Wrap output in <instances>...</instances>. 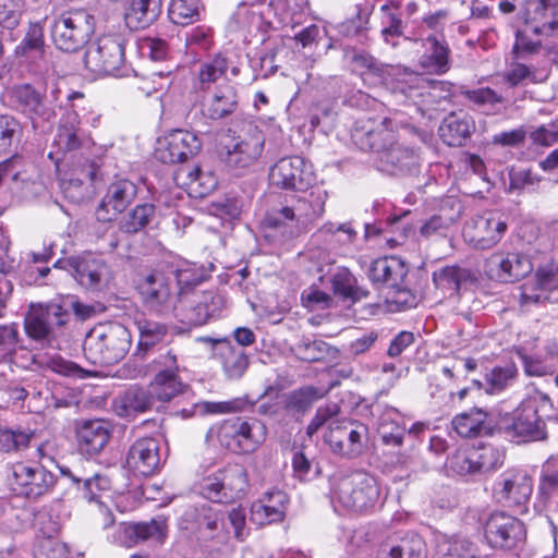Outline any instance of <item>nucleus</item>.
Wrapping results in <instances>:
<instances>
[{
    "label": "nucleus",
    "mask_w": 558,
    "mask_h": 558,
    "mask_svg": "<svg viewBox=\"0 0 558 558\" xmlns=\"http://www.w3.org/2000/svg\"><path fill=\"white\" fill-rule=\"evenodd\" d=\"M551 410L553 401L549 396L539 392L502 417L500 429L517 444L545 440L546 421Z\"/></svg>",
    "instance_id": "f257e3e1"
},
{
    "label": "nucleus",
    "mask_w": 558,
    "mask_h": 558,
    "mask_svg": "<svg viewBox=\"0 0 558 558\" xmlns=\"http://www.w3.org/2000/svg\"><path fill=\"white\" fill-rule=\"evenodd\" d=\"M340 413V407L336 402L326 403L317 408L315 415L306 427V435L312 437L325 424H328V433L325 434V441L333 453L353 458L359 456L363 449L362 438L366 434L364 425H355L333 420Z\"/></svg>",
    "instance_id": "f03ea898"
},
{
    "label": "nucleus",
    "mask_w": 558,
    "mask_h": 558,
    "mask_svg": "<svg viewBox=\"0 0 558 558\" xmlns=\"http://www.w3.org/2000/svg\"><path fill=\"white\" fill-rule=\"evenodd\" d=\"M132 344V336L119 323H102L94 326L85 336L83 352L94 365H113L122 361Z\"/></svg>",
    "instance_id": "7ed1b4c3"
},
{
    "label": "nucleus",
    "mask_w": 558,
    "mask_h": 558,
    "mask_svg": "<svg viewBox=\"0 0 558 558\" xmlns=\"http://www.w3.org/2000/svg\"><path fill=\"white\" fill-rule=\"evenodd\" d=\"M327 198V191L316 187L307 195L294 199L291 205L268 214L265 221L274 228L291 222V236H296L306 232L310 226L324 215Z\"/></svg>",
    "instance_id": "20e7f679"
},
{
    "label": "nucleus",
    "mask_w": 558,
    "mask_h": 558,
    "mask_svg": "<svg viewBox=\"0 0 558 558\" xmlns=\"http://www.w3.org/2000/svg\"><path fill=\"white\" fill-rule=\"evenodd\" d=\"M265 144L263 132L247 124L236 135H227L220 142L219 159L231 171L241 174L260 157Z\"/></svg>",
    "instance_id": "39448f33"
},
{
    "label": "nucleus",
    "mask_w": 558,
    "mask_h": 558,
    "mask_svg": "<svg viewBox=\"0 0 558 558\" xmlns=\"http://www.w3.org/2000/svg\"><path fill=\"white\" fill-rule=\"evenodd\" d=\"M247 489V472L240 464H229L204 477L198 484V493L202 497L219 504H230L241 499Z\"/></svg>",
    "instance_id": "423d86ee"
},
{
    "label": "nucleus",
    "mask_w": 558,
    "mask_h": 558,
    "mask_svg": "<svg viewBox=\"0 0 558 558\" xmlns=\"http://www.w3.org/2000/svg\"><path fill=\"white\" fill-rule=\"evenodd\" d=\"M84 64L87 70L97 75H126L124 39L119 35L99 37L87 47Z\"/></svg>",
    "instance_id": "0eeeda50"
},
{
    "label": "nucleus",
    "mask_w": 558,
    "mask_h": 558,
    "mask_svg": "<svg viewBox=\"0 0 558 558\" xmlns=\"http://www.w3.org/2000/svg\"><path fill=\"white\" fill-rule=\"evenodd\" d=\"M94 29V16L84 10H75L57 16L50 26V34L59 50L75 52L88 41Z\"/></svg>",
    "instance_id": "6e6552de"
},
{
    "label": "nucleus",
    "mask_w": 558,
    "mask_h": 558,
    "mask_svg": "<svg viewBox=\"0 0 558 558\" xmlns=\"http://www.w3.org/2000/svg\"><path fill=\"white\" fill-rule=\"evenodd\" d=\"M69 318L70 313L60 304H31L24 317V330L29 339L43 345L50 344Z\"/></svg>",
    "instance_id": "1a4fd4ad"
},
{
    "label": "nucleus",
    "mask_w": 558,
    "mask_h": 558,
    "mask_svg": "<svg viewBox=\"0 0 558 558\" xmlns=\"http://www.w3.org/2000/svg\"><path fill=\"white\" fill-rule=\"evenodd\" d=\"M225 306L226 299L217 291H193L184 294L174 310L183 324L201 326L220 316Z\"/></svg>",
    "instance_id": "9d476101"
},
{
    "label": "nucleus",
    "mask_w": 558,
    "mask_h": 558,
    "mask_svg": "<svg viewBox=\"0 0 558 558\" xmlns=\"http://www.w3.org/2000/svg\"><path fill=\"white\" fill-rule=\"evenodd\" d=\"M407 274L405 264L393 256L374 260L367 270V276L375 286L393 291V302L412 307L415 298L403 287Z\"/></svg>",
    "instance_id": "9b49d317"
},
{
    "label": "nucleus",
    "mask_w": 558,
    "mask_h": 558,
    "mask_svg": "<svg viewBox=\"0 0 558 558\" xmlns=\"http://www.w3.org/2000/svg\"><path fill=\"white\" fill-rule=\"evenodd\" d=\"M508 229L507 219L498 211H486L469 219L462 230L464 241L475 250L496 246Z\"/></svg>",
    "instance_id": "f8f14e48"
},
{
    "label": "nucleus",
    "mask_w": 558,
    "mask_h": 558,
    "mask_svg": "<svg viewBox=\"0 0 558 558\" xmlns=\"http://www.w3.org/2000/svg\"><path fill=\"white\" fill-rule=\"evenodd\" d=\"M335 493L338 501L353 511L372 508L379 498V489L374 477L364 473H354L341 478Z\"/></svg>",
    "instance_id": "ddd939ff"
},
{
    "label": "nucleus",
    "mask_w": 558,
    "mask_h": 558,
    "mask_svg": "<svg viewBox=\"0 0 558 558\" xmlns=\"http://www.w3.org/2000/svg\"><path fill=\"white\" fill-rule=\"evenodd\" d=\"M493 492L499 504L508 508H518L520 513H524L532 496L533 481L525 471L509 469L499 475Z\"/></svg>",
    "instance_id": "4468645a"
},
{
    "label": "nucleus",
    "mask_w": 558,
    "mask_h": 558,
    "mask_svg": "<svg viewBox=\"0 0 558 558\" xmlns=\"http://www.w3.org/2000/svg\"><path fill=\"white\" fill-rule=\"evenodd\" d=\"M11 470V489L27 499H37L48 494L56 484V476L41 465L17 462Z\"/></svg>",
    "instance_id": "2eb2a0df"
},
{
    "label": "nucleus",
    "mask_w": 558,
    "mask_h": 558,
    "mask_svg": "<svg viewBox=\"0 0 558 558\" xmlns=\"http://www.w3.org/2000/svg\"><path fill=\"white\" fill-rule=\"evenodd\" d=\"M484 536L490 547L509 550L524 543L526 530L515 517L496 511L486 520Z\"/></svg>",
    "instance_id": "dca6fc26"
},
{
    "label": "nucleus",
    "mask_w": 558,
    "mask_h": 558,
    "mask_svg": "<svg viewBox=\"0 0 558 558\" xmlns=\"http://www.w3.org/2000/svg\"><path fill=\"white\" fill-rule=\"evenodd\" d=\"M533 264L530 257L519 252L497 251L484 263L486 276L497 282L510 283L530 275Z\"/></svg>",
    "instance_id": "f3484780"
},
{
    "label": "nucleus",
    "mask_w": 558,
    "mask_h": 558,
    "mask_svg": "<svg viewBox=\"0 0 558 558\" xmlns=\"http://www.w3.org/2000/svg\"><path fill=\"white\" fill-rule=\"evenodd\" d=\"M352 140L360 149L380 155L399 140L397 123L391 118L357 123L352 131Z\"/></svg>",
    "instance_id": "a211bd4d"
},
{
    "label": "nucleus",
    "mask_w": 558,
    "mask_h": 558,
    "mask_svg": "<svg viewBox=\"0 0 558 558\" xmlns=\"http://www.w3.org/2000/svg\"><path fill=\"white\" fill-rule=\"evenodd\" d=\"M312 181V171L299 156L281 158L269 169L270 184L283 190L304 191Z\"/></svg>",
    "instance_id": "6ab92c4d"
},
{
    "label": "nucleus",
    "mask_w": 558,
    "mask_h": 558,
    "mask_svg": "<svg viewBox=\"0 0 558 558\" xmlns=\"http://www.w3.org/2000/svg\"><path fill=\"white\" fill-rule=\"evenodd\" d=\"M199 138L190 131L173 130L158 141L156 158L163 163L184 162L201 149Z\"/></svg>",
    "instance_id": "aec40b11"
},
{
    "label": "nucleus",
    "mask_w": 558,
    "mask_h": 558,
    "mask_svg": "<svg viewBox=\"0 0 558 558\" xmlns=\"http://www.w3.org/2000/svg\"><path fill=\"white\" fill-rule=\"evenodd\" d=\"M53 267L66 270L85 288L99 286L108 270L105 260L92 253L58 259Z\"/></svg>",
    "instance_id": "412c9836"
},
{
    "label": "nucleus",
    "mask_w": 558,
    "mask_h": 558,
    "mask_svg": "<svg viewBox=\"0 0 558 558\" xmlns=\"http://www.w3.org/2000/svg\"><path fill=\"white\" fill-rule=\"evenodd\" d=\"M126 465L141 476L156 473L161 465L160 440L153 437L135 440L128 451Z\"/></svg>",
    "instance_id": "4be33fe9"
},
{
    "label": "nucleus",
    "mask_w": 558,
    "mask_h": 558,
    "mask_svg": "<svg viewBox=\"0 0 558 558\" xmlns=\"http://www.w3.org/2000/svg\"><path fill=\"white\" fill-rule=\"evenodd\" d=\"M136 192L135 184L129 180L112 182L97 209V218L101 221L112 220L134 201Z\"/></svg>",
    "instance_id": "5701e85b"
},
{
    "label": "nucleus",
    "mask_w": 558,
    "mask_h": 558,
    "mask_svg": "<svg viewBox=\"0 0 558 558\" xmlns=\"http://www.w3.org/2000/svg\"><path fill=\"white\" fill-rule=\"evenodd\" d=\"M166 536V521L159 518L151 519L148 522L120 524L118 529L117 542L125 547H132L146 541L163 543Z\"/></svg>",
    "instance_id": "b1692460"
},
{
    "label": "nucleus",
    "mask_w": 558,
    "mask_h": 558,
    "mask_svg": "<svg viewBox=\"0 0 558 558\" xmlns=\"http://www.w3.org/2000/svg\"><path fill=\"white\" fill-rule=\"evenodd\" d=\"M11 99L22 113L33 120H48L51 116L50 109L45 101V94L29 84H21L11 89Z\"/></svg>",
    "instance_id": "393cba45"
},
{
    "label": "nucleus",
    "mask_w": 558,
    "mask_h": 558,
    "mask_svg": "<svg viewBox=\"0 0 558 558\" xmlns=\"http://www.w3.org/2000/svg\"><path fill=\"white\" fill-rule=\"evenodd\" d=\"M523 16L525 23H535L534 34L558 29V0H526Z\"/></svg>",
    "instance_id": "a878e982"
},
{
    "label": "nucleus",
    "mask_w": 558,
    "mask_h": 558,
    "mask_svg": "<svg viewBox=\"0 0 558 558\" xmlns=\"http://www.w3.org/2000/svg\"><path fill=\"white\" fill-rule=\"evenodd\" d=\"M214 353L228 379H240L248 367V355L228 339L215 340Z\"/></svg>",
    "instance_id": "bb28decb"
},
{
    "label": "nucleus",
    "mask_w": 558,
    "mask_h": 558,
    "mask_svg": "<svg viewBox=\"0 0 558 558\" xmlns=\"http://www.w3.org/2000/svg\"><path fill=\"white\" fill-rule=\"evenodd\" d=\"M161 11V0H131L124 9V24L133 32L146 29L158 20Z\"/></svg>",
    "instance_id": "cd10ccee"
},
{
    "label": "nucleus",
    "mask_w": 558,
    "mask_h": 558,
    "mask_svg": "<svg viewBox=\"0 0 558 558\" xmlns=\"http://www.w3.org/2000/svg\"><path fill=\"white\" fill-rule=\"evenodd\" d=\"M417 165V156L413 148L399 143L390 145L378 158V169L389 174H401Z\"/></svg>",
    "instance_id": "c85d7f7f"
},
{
    "label": "nucleus",
    "mask_w": 558,
    "mask_h": 558,
    "mask_svg": "<svg viewBox=\"0 0 558 558\" xmlns=\"http://www.w3.org/2000/svg\"><path fill=\"white\" fill-rule=\"evenodd\" d=\"M535 286L525 284L521 293V304H537L548 299L546 292L558 287V264L550 262L536 271Z\"/></svg>",
    "instance_id": "c756f323"
},
{
    "label": "nucleus",
    "mask_w": 558,
    "mask_h": 558,
    "mask_svg": "<svg viewBox=\"0 0 558 558\" xmlns=\"http://www.w3.org/2000/svg\"><path fill=\"white\" fill-rule=\"evenodd\" d=\"M184 515L186 518H196L197 531L204 536L216 539L221 544L228 541L229 531L221 512L202 506L201 508L185 511Z\"/></svg>",
    "instance_id": "7c9ffc66"
},
{
    "label": "nucleus",
    "mask_w": 558,
    "mask_h": 558,
    "mask_svg": "<svg viewBox=\"0 0 558 558\" xmlns=\"http://www.w3.org/2000/svg\"><path fill=\"white\" fill-rule=\"evenodd\" d=\"M170 280V276L160 270L145 276L138 286L144 302L155 310L166 305L171 298Z\"/></svg>",
    "instance_id": "2f4dec72"
},
{
    "label": "nucleus",
    "mask_w": 558,
    "mask_h": 558,
    "mask_svg": "<svg viewBox=\"0 0 558 558\" xmlns=\"http://www.w3.org/2000/svg\"><path fill=\"white\" fill-rule=\"evenodd\" d=\"M78 448L82 452L94 456L108 444L110 429L107 422L90 420L83 422L76 432Z\"/></svg>",
    "instance_id": "473e14b6"
},
{
    "label": "nucleus",
    "mask_w": 558,
    "mask_h": 558,
    "mask_svg": "<svg viewBox=\"0 0 558 558\" xmlns=\"http://www.w3.org/2000/svg\"><path fill=\"white\" fill-rule=\"evenodd\" d=\"M138 331V341L133 353L137 360H145L151 350L161 343L168 336L167 325L147 318L135 320Z\"/></svg>",
    "instance_id": "72a5a7b5"
},
{
    "label": "nucleus",
    "mask_w": 558,
    "mask_h": 558,
    "mask_svg": "<svg viewBox=\"0 0 558 558\" xmlns=\"http://www.w3.org/2000/svg\"><path fill=\"white\" fill-rule=\"evenodd\" d=\"M475 130L474 120L468 114L451 113L439 126V136L448 146H462Z\"/></svg>",
    "instance_id": "f704fd0d"
},
{
    "label": "nucleus",
    "mask_w": 558,
    "mask_h": 558,
    "mask_svg": "<svg viewBox=\"0 0 558 558\" xmlns=\"http://www.w3.org/2000/svg\"><path fill=\"white\" fill-rule=\"evenodd\" d=\"M426 52L420 58L421 66L430 74L441 75L450 69V49L435 36L426 38Z\"/></svg>",
    "instance_id": "c9c22d12"
},
{
    "label": "nucleus",
    "mask_w": 558,
    "mask_h": 558,
    "mask_svg": "<svg viewBox=\"0 0 558 558\" xmlns=\"http://www.w3.org/2000/svg\"><path fill=\"white\" fill-rule=\"evenodd\" d=\"M238 107V94L232 86L219 88L214 96L204 102L202 112L210 120H220L232 114Z\"/></svg>",
    "instance_id": "e433bc0d"
},
{
    "label": "nucleus",
    "mask_w": 558,
    "mask_h": 558,
    "mask_svg": "<svg viewBox=\"0 0 558 558\" xmlns=\"http://www.w3.org/2000/svg\"><path fill=\"white\" fill-rule=\"evenodd\" d=\"M325 395L326 391L314 386L301 387L287 395L284 409L293 416H303Z\"/></svg>",
    "instance_id": "4c0bfd02"
},
{
    "label": "nucleus",
    "mask_w": 558,
    "mask_h": 558,
    "mask_svg": "<svg viewBox=\"0 0 558 558\" xmlns=\"http://www.w3.org/2000/svg\"><path fill=\"white\" fill-rule=\"evenodd\" d=\"M236 428L238 444L242 453L253 452L266 439V426L258 420L246 421L236 417Z\"/></svg>",
    "instance_id": "58836bf2"
},
{
    "label": "nucleus",
    "mask_w": 558,
    "mask_h": 558,
    "mask_svg": "<svg viewBox=\"0 0 558 558\" xmlns=\"http://www.w3.org/2000/svg\"><path fill=\"white\" fill-rule=\"evenodd\" d=\"M81 130L78 128V117L74 113H69L64 117L57 130L53 144L59 151L69 153L80 148Z\"/></svg>",
    "instance_id": "ea45409f"
},
{
    "label": "nucleus",
    "mask_w": 558,
    "mask_h": 558,
    "mask_svg": "<svg viewBox=\"0 0 558 558\" xmlns=\"http://www.w3.org/2000/svg\"><path fill=\"white\" fill-rule=\"evenodd\" d=\"M462 95L474 108L485 114L499 113L506 104L505 97L490 87L466 89Z\"/></svg>",
    "instance_id": "a19ab883"
},
{
    "label": "nucleus",
    "mask_w": 558,
    "mask_h": 558,
    "mask_svg": "<svg viewBox=\"0 0 558 558\" xmlns=\"http://www.w3.org/2000/svg\"><path fill=\"white\" fill-rule=\"evenodd\" d=\"M124 371L125 377L135 379L146 376L149 371L165 374H178L179 365L175 352L172 349L159 352V354L146 367H136L126 365Z\"/></svg>",
    "instance_id": "79ce46f5"
},
{
    "label": "nucleus",
    "mask_w": 558,
    "mask_h": 558,
    "mask_svg": "<svg viewBox=\"0 0 558 558\" xmlns=\"http://www.w3.org/2000/svg\"><path fill=\"white\" fill-rule=\"evenodd\" d=\"M469 278L470 271L459 266H445L433 272L435 287L449 296L458 294L461 284Z\"/></svg>",
    "instance_id": "37998d69"
},
{
    "label": "nucleus",
    "mask_w": 558,
    "mask_h": 558,
    "mask_svg": "<svg viewBox=\"0 0 558 558\" xmlns=\"http://www.w3.org/2000/svg\"><path fill=\"white\" fill-rule=\"evenodd\" d=\"M148 387L156 402H169L186 388L178 374L165 373H156Z\"/></svg>",
    "instance_id": "c03bdc74"
},
{
    "label": "nucleus",
    "mask_w": 558,
    "mask_h": 558,
    "mask_svg": "<svg viewBox=\"0 0 558 558\" xmlns=\"http://www.w3.org/2000/svg\"><path fill=\"white\" fill-rule=\"evenodd\" d=\"M486 413L480 409H472L461 413L452 420L454 430L462 437H476L487 433Z\"/></svg>",
    "instance_id": "a18cd8bd"
},
{
    "label": "nucleus",
    "mask_w": 558,
    "mask_h": 558,
    "mask_svg": "<svg viewBox=\"0 0 558 558\" xmlns=\"http://www.w3.org/2000/svg\"><path fill=\"white\" fill-rule=\"evenodd\" d=\"M203 9L201 0H170L168 16L173 24L187 26L199 21Z\"/></svg>",
    "instance_id": "49530a36"
},
{
    "label": "nucleus",
    "mask_w": 558,
    "mask_h": 558,
    "mask_svg": "<svg viewBox=\"0 0 558 558\" xmlns=\"http://www.w3.org/2000/svg\"><path fill=\"white\" fill-rule=\"evenodd\" d=\"M156 401L148 388L133 387L125 391L121 398L120 415L144 413L154 408Z\"/></svg>",
    "instance_id": "de8ad7c7"
},
{
    "label": "nucleus",
    "mask_w": 558,
    "mask_h": 558,
    "mask_svg": "<svg viewBox=\"0 0 558 558\" xmlns=\"http://www.w3.org/2000/svg\"><path fill=\"white\" fill-rule=\"evenodd\" d=\"M45 51L44 26L40 22L28 24L26 34L15 48L17 57H43Z\"/></svg>",
    "instance_id": "09e8293b"
},
{
    "label": "nucleus",
    "mask_w": 558,
    "mask_h": 558,
    "mask_svg": "<svg viewBox=\"0 0 558 558\" xmlns=\"http://www.w3.org/2000/svg\"><path fill=\"white\" fill-rule=\"evenodd\" d=\"M504 82L510 87H515L530 82L533 84L543 83L548 77V71L536 70L520 62L511 63L510 68L502 75Z\"/></svg>",
    "instance_id": "8fccbe9b"
},
{
    "label": "nucleus",
    "mask_w": 558,
    "mask_h": 558,
    "mask_svg": "<svg viewBox=\"0 0 558 558\" xmlns=\"http://www.w3.org/2000/svg\"><path fill=\"white\" fill-rule=\"evenodd\" d=\"M155 214L153 204H140L121 218L119 228L125 233H136L149 225Z\"/></svg>",
    "instance_id": "3c124183"
},
{
    "label": "nucleus",
    "mask_w": 558,
    "mask_h": 558,
    "mask_svg": "<svg viewBox=\"0 0 558 558\" xmlns=\"http://www.w3.org/2000/svg\"><path fill=\"white\" fill-rule=\"evenodd\" d=\"M35 438V433L28 428L0 427V450L20 452L25 450Z\"/></svg>",
    "instance_id": "603ef678"
},
{
    "label": "nucleus",
    "mask_w": 558,
    "mask_h": 558,
    "mask_svg": "<svg viewBox=\"0 0 558 558\" xmlns=\"http://www.w3.org/2000/svg\"><path fill=\"white\" fill-rule=\"evenodd\" d=\"M426 545L417 534H408L391 545L386 558H425Z\"/></svg>",
    "instance_id": "864d4df0"
},
{
    "label": "nucleus",
    "mask_w": 558,
    "mask_h": 558,
    "mask_svg": "<svg viewBox=\"0 0 558 558\" xmlns=\"http://www.w3.org/2000/svg\"><path fill=\"white\" fill-rule=\"evenodd\" d=\"M482 474L494 472L504 465L506 451L502 447L478 442L473 446Z\"/></svg>",
    "instance_id": "5fc2aeb1"
},
{
    "label": "nucleus",
    "mask_w": 558,
    "mask_h": 558,
    "mask_svg": "<svg viewBox=\"0 0 558 558\" xmlns=\"http://www.w3.org/2000/svg\"><path fill=\"white\" fill-rule=\"evenodd\" d=\"M449 468L460 476L482 475L474 448L459 449L449 459Z\"/></svg>",
    "instance_id": "6e6d98bb"
},
{
    "label": "nucleus",
    "mask_w": 558,
    "mask_h": 558,
    "mask_svg": "<svg viewBox=\"0 0 558 558\" xmlns=\"http://www.w3.org/2000/svg\"><path fill=\"white\" fill-rule=\"evenodd\" d=\"M518 377V368L510 363L505 366H496L486 374L487 391L498 393L512 386Z\"/></svg>",
    "instance_id": "4d7b16f0"
},
{
    "label": "nucleus",
    "mask_w": 558,
    "mask_h": 558,
    "mask_svg": "<svg viewBox=\"0 0 558 558\" xmlns=\"http://www.w3.org/2000/svg\"><path fill=\"white\" fill-rule=\"evenodd\" d=\"M294 355L304 362L322 361L328 353V344L323 340L303 338L292 347Z\"/></svg>",
    "instance_id": "13d9d810"
},
{
    "label": "nucleus",
    "mask_w": 558,
    "mask_h": 558,
    "mask_svg": "<svg viewBox=\"0 0 558 558\" xmlns=\"http://www.w3.org/2000/svg\"><path fill=\"white\" fill-rule=\"evenodd\" d=\"M21 136V123L11 116H0V154L9 153L11 147L20 142Z\"/></svg>",
    "instance_id": "bf43d9fd"
},
{
    "label": "nucleus",
    "mask_w": 558,
    "mask_h": 558,
    "mask_svg": "<svg viewBox=\"0 0 558 558\" xmlns=\"http://www.w3.org/2000/svg\"><path fill=\"white\" fill-rule=\"evenodd\" d=\"M20 341V329L16 323L0 325V362L12 359Z\"/></svg>",
    "instance_id": "052dcab7"
},
{
    "label": "nucleus",
    "mask_w": 558,
    "mask_h": 558,
    "mask_svg": "<svg viewBox=\"0 0 558 558\" xmlns=\"http://www.w3.org/2000/svg\"><path fill=\"white\" fill-rule=\"evenodd\" d=\"M228 66V59L223 54L217 53L201 64L198 78L202 84H213L226 75Z\"/></svg>",
    "instance_id": "680f3d73"
},
{
    "label": "nucleus",
    "mask_w": 558,
    "mask_h": 558,
    "mask_svg": "<svg viewBox=\"0 0 558 558\" xmlns=\"http://www.w3.org/2000/svg\"><path fill=\"white\" fill-rule=\"evenodd\" d=\"M381 15V35L387 44L397 46L395 38L403 35V23L398 13L393 12L388 4L380 8Z\"/></svg>",
    "instance_id": "e2e57ef3"
},
{
    "label": "nucleus",
    "mask_w": 558,
    "mask_h": 558,
    "mask_svg": "<svg viewBox=\"0 0 558 558\" xmlns=\"http://www.w3.org/2000/svg\"><path fill=\"white\" fill-rule=\"evenodd\" d=\"M11 189L24 197H35L43 191V184L37 178L27 171H15L12 173Z\"/></svg>",
    "instance_id": "0e129e2a"
},
{
    "label": "nucleus",
    "mask_w": 558,
    "mask_h": 558,
    "mask_svg": "<svg viewBox=\"0 0 558 558\" xmlns=\"http://www.w3.org/2000/svg\"><path fill=\"white\" fill-rule=\"evenodd\" d=\"M538 489L545 497L558 494V459L549 458L543 464Z\"/></svg>",
    "instance_id": "69168bd1"
},
{
    "label": "nucleus",
    "mask_w": 558,
    "mask_h": 558,
    "mask_svg": "<svg viewBox=\"0 0 558 558\" xmlns=\"http://www.w3.org/2000/svg\"><path fill=\"white\" fill-rule=\"evenodd\" d=\"M61 190L64 197L75 204L83 203L90 195V185L77 178L63 180L61 182Z\"/></svg>",
    "instance_id": "338daca9"
},
{
    "label": "nucleus",
    "mask_w": 558,
    "mask_h": 558,
    "mask_svg": "<svg viewBox=\"0 0 558 558\" xmlns=\"http://www.w3.org/2000/svg\"><path fill=\"white\" fill-rule=\"evenodd\" d=\"M441 558H481L477 546L468 539H453Z\"/></svg>",
    "instance_id": "774afa93"
}]
</instances>
